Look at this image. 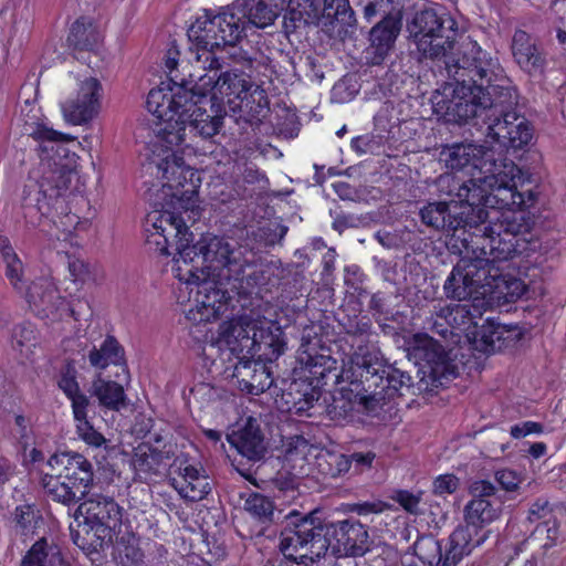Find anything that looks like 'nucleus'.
<instances>
[{"mask_svg": "<svg viewBox=\"0 0 566 566\" xmlns=\"http://www.w3.org/2000/svg\"><path fill=\"white\" fill-rule=\"evenodd\" d=\"M18 122L22 134L39 143L40 158L24 188V218L50 239L78 245L75 238L88 231L91 220L73 213L66 200L78 161L66 144L75 142V137L53 129L35 99L24 101Z\"/></svg>", "mask_w": 566, "mask_h": 566, "instance_id": "1", "label": "nucleus"}, {"mask_svg": "<svg viewBox=\"0 0 566 566\" xmlns=\"http://www.w3.org/2000/svg\"><path fill=\"white\" fill-rule=\"evenodd\" d=\"M180 169L169 167L172 174L164 175L156 165L149 161L144 168L158 179V185L149 189L151 209L146 214L144 230L146 241L154 245L163 255H170V249L176 250L172 261L190 251L192 256L212 260L218 253L227 252V240L217 235H202L193 245L192 233L189 231L182 213H189L188 219L199 216V188L202 184L201 171L196 163H178Z\"/></svg>", "mask_w": 566, "mask_h": 566, "instance_id": "2", "label": "nucleus"}, {"mask_svg": "<svg viewBox=\"0 0 566 566\" xmlns=\"http://www.w3.org/2000/svg\"><path fill=\"white\" fill-rule=\"evenodd\" d=\"M245 249L235 248L227 240V252L218 253L212 260L192 256L187 250L174 260L171 272L179 281L175 297L178 304L188 305L184 313L189 322L209 323L222 316L230 321L241 315L263 318L254 311L234 313L233 298L226 287L230 285L238 294L252 293L253 273L245 274L251 264Z\"/></svg>", "mask_w": 566, "mask_h": 566, "instance_id": "3", "label": "nucleus"}, {"mask_svg": "<svg viewBox=\"0 0 566 566\" xmlns=\"http://www.w3.org/2000/svg\"><path fill=\"white\" fill-rule=\"evenodd\" d=\"M526 208L512 209L489 233L475 253L467 254L454 265L443 290L450 296L463 297L478 293L488 302H513L535 293L523 280L503 272L502 264L518 253V237L531 228Z\"/></svg>", "mask_w": 566, "mask_h": 566, "instance_id": "4", "label": "nucleus"}, {"mask_svg": "<svg viewBox=\"0 0 566 566\" xmlns=\"http://www.w3.org/2000/svg\"><path fill=\"white\" fill-rule=\"evenodd\" d=\"M437 187L439 193L449 200L429 202L420 210L421 220L427 226L447 231V248L460 259L475 253L484 237L494 233L506 212L512 210L499 209L483 189L460 184V179L451 174L441 175Z\"/></svg>", "mask_w": 566, "mask_h": 566, "instance_id": "5", "label": "nucleus"}, {"mask_svg": "<svg viewBox=\"0 0 566 566\" xmlns=\"http://www.w3.org/2000/svg\"><path fill=\"white\" fill-rule=\"evenodd\" d=\"M193 77L190 74V80L181 83L171 77L170 82L150 90L147 96V109L166 126L149 142L146 161L156 165L164 175L172 174L169 167L180 169L178 163H193L192 158L207 154L200 146L199 133L192 127L200 106Z\"/></svg>", "mask_w": 566, "mask_h": 566, "instance_id": "6", "label": "nucleus"}, {"mask_svg": "<svg viewBox=\"0 0 566 566\" xmlns=\"http://www.w3.org/2000/svg\"><path fill=\"white\" fill-rule=\"evenodd\" d=\"M283 333L266 318L241 315L219 325L209 339L223 363L233 364L232 377L241 391L260 395L273 385L264 361H272L284 352Z\"/></svg>", "mask_w": 566, "mask_h": 566, "instance_id": "7", "label": "nucleus"}, {"mask_svg": "<svg viewBox=\"0 0 566 566\" xmlns=\"http://www.w3.org/2000/svg\"><path fill=\"white\" fill-rule=\"evenodd\" d=\"M197 53L198 50L190 42L189 61L205 72L196 76V94L199 95L200 106L197 108L199 117L192 120V127L201 140L206 142L219 134L227 111L258 116L268 108L265 90L253 83L244 72L227 71L219 74L220 59L217 55V63L210 65L205 61L206 56L198 60Z\"/></svg>", "mask_w": 566, "mask_h": 566, "instance_id": "8", "label": "nucleus"}, {"mask_svg": "<svg viewBox=\"0 0 566 566\" xmlns=\"http://www.w3.org/2000/svg\"><path fill=\"white\" fill-rule=\"evenodd\" d=\"M439 161L450 170L469 175L470 179L460 184L483 189L499 209L528 208L536 200L531 189L518 190L528 177L513 161H499L492 148L469 142L448 144L441 147Z\"/></svg>", "mask_w": 566, "mask_h": 566, "instance_id": "9", "label": "nucleus"}, {"mask_svg": "<svg viewBox=\"0 0 566 566\" xmlns=\"http://www.w3.org/2000/svg\"><path fill=\"white\" fill-rule=\"evenodd\" d=\"M285 0H235L218 12L203 9L188 28L189 42L198 50L197 59L206 56L217 63L216 51L234 46L250 25L264 29L271 25L283 9Z\"/></svg>", "mask_w": 566, "mask_h": 566, "instance_id": "10", "label": "nucleus"}, {"mask_svg": "<svg viewBox=\"0 0 566 566\" xmlns=\"http://www.w3.org/2000/svg\"><path fill=\"white\" fill-rule=\"evenodd\" d=\"M297 517L298 514L289 515V525L280 541L283 556L296 564H313L328 549L336 557L363 556L370 549L368 532L359 522L322 524L313 514Z\"/></svg>", "mask_w": 566, "mask_h": 566, "instance_id": "11", "label": "nucleus"}, {"mask_svg": "<svg viewBox=\"0 0 566 566\" xmlns=\"http://www.w3.org/2000/svg\"><path fill=\"white\" fill-rule=\"evenodd\" d=\"M377 353L358 348L346 361L336 377L340 386L338 394L334 395L332 402L326 406L327 417L339 424L355 420L356 413H375L380 408L381 398L378 394L367 395L361 386L364 376L375 375L380 370Z\"/></svg>", "mask_w": 566, "mask_h": 566, "instance_id": "12", "label": "nucleus"}, {"mask_svg": "<svg viewBox=\"0 0 566 566\" xmlns=\"http://www.w3.org/2000/svg\"><path fill=\"white\" fill-rule=\"evenodd\" d=\"M297 361L300 364V377L294 379L289 389L283 391L280 400H276L281 411L312 416L307 413L322 396V388L327 385L329 378L338 376L336 359L324 353H316L315 347L308 342L302 343Z\"/></svg>", "mask_w": 566, "mask_h": 566, "instance_id": "13", "label": "nucleus"}, {"mask_svg": "<svg viewBox=\"0 0 566 566\" xmlns=\"http://www.w3.org/2000/svg\"><path fill=\"white\" fill-rule=\"evenodd\" d=\"M0 255L6 266V277L38 316L54 322L74 315L67 300L59 294L52 277L42 276L27 284L24 264L10 240L2 235L0 237Z\"/></svg>", "mask_w": 566, "mask_h": 566, "instance_id": "14", "label": "nucleus"}, {"mask_svg": "<svg viewBox=\"0 0 566 566\" xmlns=\"http://www.w3.org/2000/svg\"><path fill=\"white\" fill-rule=\"evenodd\" d=\"M42 486L52 500L70 505L82 499L93 481L91 463L78 453L53 454L41 469Z\"/></svg>", "mask_w": 566, "mask_h": 566, "instance_id": "15", "label": "nucleus"}, {"mask_svg": "<svg viewBox=\"0 0 566 566\" xmlns=\"http://www.w3.org/2000/svg\"><path fill=\"white\" fill-rule=\"evenodd\" d=\"M417 50L430 59L449 56L458 40V25L440 4L417 12L408 27Z\"/></svg>", "mask_w": 566, "mask_h": 566, "instance_id": "16", "label": "nucleus"}, {"mask_svg": "<svg viewBox=\"0 0 566 566\" xmlns=\"http://www.w3.org/2000/svg\"><path fill=\"white\" fill-rule=\"evenodd\" d=\"M495 87L475 84V81H455L447 83L441 91L433 93L431 97L433 112L448 122L465 123L480 116L489 107H497L491 98V92Z\"/></svg>", "mask_w": 566, "mask_h": 566, "instance_id": "17", "label": "nucleus"}, {"mask_svg": "<svg viewBox=\"0 0 566 566\" xmlns=\"http://www.w3.org/2000/svg\"><path fill=\"white\" fill-rule=\"evenodd\" d=\"M78 524L87 525L103 542H113L125 525L124 510L109 496L93 495L81 503L75 511Z\"/></svg>", "mask_w": 566, "mask_h": 566, "instance_id": "18", "label": "nucleus"}, {"mask_svg": "<svg viewBox=\"0 0 566 566\" xmlns=\"http://www.w3.org/2000/svg\"><path fill=\"white\" fill-rule=\"evenodd\" d=\"M103 94V85L96 77L78 81L75 93L61 103L64 120L75 126L93 120L101 111Z\"/></svg>", "mask_w": 566, "mask_h": 566, "instance_id": "19", "label": "nucleus"}, {"mask_svg": "<svg viewBox=\"0 0 566 566\" xmlns=\"http://www.w3.org/2000/svg\"><path fill=\"white\" fill-rule=\"evenodd\" d=\"M407 353L417 365L428 367L430 376L440 384L458 375L457 366L450 360L442 346L427 334H415L409 338Z\"/></svg>", "mask_w": 566, "mask_h": 566, "instance_id": "20", "label": "nucleus"}, {"mask_svg": "<svg viewBox=\"0 0 566 566\" xmlns=\"http://www.w3.org/2000/svg\"><path fill=\"white\" fill-rule=\"evenodd\" d=\"M446 295L448 298L458 300L460 303L441 307L437 315L452 328V334L459 337L463 336L469 342L475 333V326L479 325V321L489 306L488 302L478 293L463 297L450 296L447 293Z\"/></svg>", "mask_w": 566, "mask_h": 566, "instance_id": "21", "label": "nucleus"}, {"mask_svg": "<svg viewBox=\"0 0 566 566\" xmlns=\"http://www.w3.org/2000/svg\"><path fill=\"white\" fill-rule=\"evenodd\" d=\"M472 499L464 507L465 524L474 531L483 528L497 521L503 511L502 503L496 499V488L489 481L480 480L470 488Z\"/></svg>", "mask_w": 566, "mask_h": 566, "instance_id": "22", "label": "nucleus"}, {"mask_svg": "<svg viewBox=\"0 0 566 566\" xmlns=\"http://www.w3.org/2000/svg\"><path fill=\"white\" fill-rule=\"evenodd\" d=\"M169 482L180 497L190 502L203 500L212 490L211 480L205 469L186 457L175 459Z\"/></svg>", "mask_w": 566, "mask_h": 566, "instance_id": "23", "label": "nucleus"}, {"mask_svg": "<svg viewBox=\"0 0 566 566\" xmlns=\"http://www.w3.org/2000/svg\"><path fill=\"white\" fill-rule=\"evenodd\" d=\"M308 457L315 459L318 471L327 476L342 475L350 469V460L348 455L327 450H318L303 437H293L286 450L289 461L296 462L298 460L310 463Z\"/></svg>", "mask_w": 566, "mask_h": 566, "instance_id": "24", "label": "nucleus"}, {"mask_svg": "<svg viewBox=\"0 0 566 566\" xmlns=\"http://www.w3.org/2000/svg\"><path fill=\"white\" fill-rule=\"evenodd\" d=\"M474 332L468 343L474 350L484 354L515 347L524 336L521 326L503 325L489 318L482 325L475 326Z\"/></svg>", "mask_w": 566, "mask_h": 566, "instance_id": "25", "label": "nucleus"}, {"mask_svg": "<svg viewBox=\"0 0 566 566\" xmlns=\"http://www.w3.org/2000/svg\"><path fill=\"white\" fill-rule=\"evenodd\" d=\"M488 137L503 147L522 149L533 138V128L528 120L515 112H505L488 127Z\"/></svg>", "mask_w": 566, "mask_h": 566, "instance_id": "26", "label": "nucleus"}, {"mask_svg": "<svg viewBox=\"0 0 566 566\" xmlns=\"http://www.w3.org/2000/svg\"><path fill=\"white\" fill-rule=\"evenodd\" d=\"M228 442L249 460H259L264 452L263 437L258 421L248 418L245 423L227 436Z\"/></svg>", "mask_w": 566, "mask_h": 566, "instance_id": "27", "label": "nucleus"}, {"mask_svg": "<svg viewBox=\"0 0 566 566\" xmlns=\"http://www.w3.org/2000/svg\"><path fill=\"white\" fill-rule=\"evenodd\" d=\"M459 67L469 70L473 76L479 77L482 82L491 83L492 76H497L502 70L499 61L489 56L482 48L473 41L467 44V51L462 59L457 60Z\"/></svg>", "mask_w": 566, "mask_h": 566, "instance_id": "28", "label": "nucleus"}, {"mask_svg": "<svg viewBox=\"0 0 566 566\" xmlns=\"http://www.w3.org/2000/svg\"><path fill=\"white\" fill-rule=\"evenodd\" d=\"M486 538V532L474 531L468 524L455 528L450 535L449 548L444 554L442 566H457L465 555L483 544Z\"/></svg>", "mask_w": 566, "mask_h": 566, "instance_id": "29", "label": "nucleus"}, {"mask_svg": "<svg viewBox=\"0 0 566 566\" xmlns=\"http://www.w3.org/2000/svg\"><path fill=\"white\" fill-rule=\"evenodd\" d=\"M511 48L514 60L525 72L534 73L544 69L545 59L538 52L527 32L516 30L513 34Z\"/></svg>", "mask_w": 566, "mask_h": 566, "instance_id": "30", "label": "nucleus"}, {"mask_svg": "<svg viewBox=\"0 0 566 566\" xmlns=\"http://www.w3.org/2000/svg\"><path fill=\"white\" fill-rule=\"evenodd\" d=\"M321 0H289L284 14V29L287 33L319 21Z\"/></svg>", "mask_w": 566, "mask_h": 566, "instance_id": "31", "label": "nucleus"}, {"mask_svg": "<svg viewBox=\"0 0 566 566\" xmlns=\"http://www.w3.org/2000/svg\"><path fill=\"white\" fill-rule=\"evenodd\" d=\"M90 365L97 369H105L109 365L120 366L127 374V366L125 360V352L118 340L108 335L103 343L96 347L94 346L88 353Z\"/></svg>", "mask_w": 566, "mask_h": 566, "instance_id": "32", "label": "nucleus"}, {"mask_svg": "<svg viewBox=\"0 0 566 566\" xmlns=\"http://www.w3.org/2000/svg\"><path fill=\"white\" fill-rule=\"evenodd\" d=\"M21 566H70L57 545L45 538L36 541L25 553Z\"/></svg>", "mask_w": 566, "mask_h": 566, "instance_id": "33", "label": "nucleus"}, {"mask_svg": "<svg viewBox=\"0 0 566 566\" xmlns=\"http://www.w3.org/2000/svg\"><path fill=\"white\" fill-rule=\"evenodd\" d=\"M400 30V21L392 17L382 19L370 31L371 46L378 60H382L392 48Z\"/></svg>", "mask_w": 566, "mask_h": 566, "instance_id": "34", "label": "nucleus"}, {"mask_svg": "<svg viewBox=\"0 0 566 566\" xmlns=\"http://www.w3.org/2000/svg\"><path fill=\"white\" fill-rule=\"evenodd\" d=\"M115 554L123 566H138L143 563L144 554L139 547L138 537L132 532H123L114 536Z\"/></svg>", "mask_w": 566, "mask_h": 566, "instance_id": "35", "label": "nucleus"}, {"mask_svg": "<svg viewBox=\"0 0 566 566\" xmlns=\"http://www.w3.org/2000/svg\"><path fill=\"white\" fill-rule=\"evenodd\" d=\"M101 40V34L94 23L86 18L77 19L71 27L67 42L81 50H92Z\"/></svg>", "mask_w": 566, "mask_h": 566, "instance_id": "36", "label": "nucleus"}, {"mask_svg": "<svg viewBox=\"0 0 566 566\" xmlns=\"http://www.w3.org/2000/svg\"><path fill=\"white\" fill-rule=\"evenodd\" d=\"M92 387L93 394L102 406L113 410H119L125 406L126 396L119 384L97 377Z\"/></svg>", "mask_w": 566, "mask_h": 566, "instance_id": "37", "label": "nucleus"}, {"mask_svg": "<svg viewBox=\"0 0 566 566\" xmlns=\"http://www.w3.org/2000/svg\"><path fill=\"white\" fill-rule=\"evenodd\" d=\"M88 407L90 405L81 406V403H77V406L72 409L76 433L86 444L99 448L106 443V439L88 420Z\"/></svg>", "mask_w": 566, "mask_h": 566, "instance_id": "38", "label": "nucleus"}, {"mask_svg": "<svg viewBox=\"0 0 566 566\" xmlns=\"http://www.w3.org/2000/svg\"><path fill=\"white\" fill-rule=\"evenodd\" d=\"M354 12L348 0H324L323 10H319V21L316 25L322 28L334 27L335 22L349 24Z\"/></svg>", "mask_w": 566, "mask_h": 566, "instance_id": "39", "label": "nucleus"}, {"mask_svg": "<svg viewBox=\"0 0 566 566\" xmlns=\"http://www.w3.org/2000/svg\"><path fill=\"white\" fill-rule=\"evenodd\" d=\"M57 386L71 401L72 409H74L77 403H81V406L90 405L88 397L80 389L77 370L73 365L67 364L61 369L57 377Z\"/></svg>", "mask_w": 566, "mask_h": 566, "instance_id": "40", "label": "nucleus"}, {"mask_svg": "<svg viewBox=\"0 0 566 566\" xmlns=\"http://www.w3.org/2000/svg\"><path fill=\"white\" fill-rule=\"evenodd\" d=\"M159 463V453L146 444L136 448L132 459V467L139 479H147V475L156 473Z\"/></svg>", "mask_w": 566, "mask_h": 566, "instance_id": "41", "label": "nucleus"}, {"mask_svg": "<svg viewBox=\"0 0 566 566\" xmlns=\"http://www.w3.org/2000/svg\"><path fill=\"white\" fill-rule=\"evenodd\" d=\"M419 562L428 566H442L444 556L441 546L433 537H421L415 544V554Z\"/></svg>", "mask_w": 566, "mask_h": 566, "instance_id": "42", "label": "nucleus"}, {"mask_svg": "<svg viewBox=\"0 0 566 566\" xmlns=\"http://www.w3.org/2000/svg\"><path fill=\"white\" fill-rule=\"evenodd\" d=\"M243 507L253 518L262 523L272 520L274 511L273 502L263 494L254 492L247 494Z\"/></svg>", "mask_w": 566, "mask_h": 566, "instance_id": "43", "label": "nucleus"}, {"mask_svg": "<svg viewBox=\"0 0 566 566\" xmlns=\"http://www.w3.org/2000/svg\"><path fill=\"white\" fill-rule=\"evenodd\" d=\"M38 344V333L33 324L24 323L13 331L11 346L21 356L28 357Z\"/></svg>", "mask_w": 566, "mask_h": 566, "instance_id": "44", "label": "nucleus"}, {"mask_svg": "<svg viewBox=\"0 0 566 566\" xmlns=\"http://www.w3.org/2000/svg\"><path fill=\"white\" fill-rule=\"evenodd\" d=\"M358 348H365L368 352L377 353L378 360L380 363V366H379L380 370H379V373H377L375 375H366L365 374L364 379L368 380L369 377H375V376H379L380 379L386 378L388 387L394 389L395 391H398V390H400L403 387H410V385H411V377L407 373H405V371H402L400 369L391 368V367H386L384 365V363H382V359H381L380 354H379L378 350L369 349V348L363 347V346H359Z\"/></svg>", "mask_w": 566, "mask_h": 566, "instance_id": "45", "label": "nucleus"}, {"mask_svg": "<svg viewBox=\"0 0 566 566\" xmlns=\"http://www.w3.org/2000/svg\"><path fill=\"white\" fill-rule=\"evenodd\" d=\"M494 479L506 492H515L525 480V473L511 468H502L495 471Z\"/></svg>", "mask_w": 566, "mask_h": 566, "instance_id": "46", "label": "nucleus"}, {"mask_svg": "<svg viewBox=\"0 0 566 566\" xmlns=\"http://www.w3.org/2000/svg\"><path fill=\"white\" fill-rule=\"evenodd\" d=\"M459 486V479L454 474H440L433 481V493L439 496L452 494Z\"/></svg>", "mask_w": 566, "mask_h": 566, "instance_id": "47", "label": "nucleus"}, {"mask_svg": "<svg viewBox=\"0 0 566 566\" xmlns=\"http://www.w3.org/2000/svg\"><path fill=\"white\" fill-rule=\"evenodd\" d=\"M544 432V427L542 423L536 421H524L521 423H516L511 427L510 434L514 439L525 438L531 434H542Z\"/></svg>", "mask_w": 566, "mask_h": 566, "instance_id": "48", "label": "nucleus"}, {"mask_svg": "<svg viewBox=\"0 0 566 566\" xmlns=\"http://www.w3.org/2000/svg\"><path fill=\"white\" fill-rule=\"evenodd\" d=\"M535 532L537 534L546 533L545 548L553 547L556 544L558 537V525L555 518L549 517L544 521L543 524L537 525Z\"/></svg>", "mask_w": 566, "mask_h": 566, "instance_id": "49", "label": "nucleus"}, {"mask_svg": "<svg viewBox=\"0 0 566 566\" xmlns=\"http://www.w3.org/2000/svg\"><path fill=\"white\" fill-rule=\"evenodd\" d=\"M350 460V467H354L356 472H364L373 467L376 454L371 451L367 452H354L348 455Z\"/></svg>", "mask_w": 566, "mask_h": 566, "instance_id": "50", "label": "nucleus"}, {"mask_svg": "<svg viewBox=\"0 0 566 566\" xmlns=\"http://www.w3.org/2000/svg\"><path fill=\"white\" fill-rule=\"evenodd\" d=\"M549 517H552V512L548 501L538 499L531 505L527 516L530 522L534 523Z\"/></svg>", "mask_w": 566, "mask_h": 566, "instance_id": "51", "label": "nucleus"}, {"mask_svg": "<svg viewBox=\"0 0 566 566\" xmlns=\"http://www.w3.org/2000/svg\"><path fill=\"white\" fill-rule=\"evenodd\" d=\"M69 272L73 282H83L88 275L87 264L80 258L70 256L69 262Z\"/></svg>", "mask_w": 566, "mask_h": 566, "instance_id": "52", "label": "nucleus"}, {"mask_svg": "<svg viewBox=\"0 0 566 566\" xmlns=\"http://www.w3.org/2000/svg\"><path fill=\"white\" fill-rule=\"evenodd\" d=\"M356 90H349L346 81L337 82L332 88V101L335 103H347L355 97Z\"/></svg>", "mask_w": 566, "mask_h": 566, "instance_id": "53", "label": "nucleus"}, {"mask_svg": "<svg viewBox=\"0 0 566 566\" xmlns=\"http://www.w3.org/2000/svg\"><path fill=\"white\" fill-rule=\"evenodd\" d=\"M15 521L17 524L21 527V530L24 532L29 525L32 524V522H35V513L32 506L30 505H21L15 509Z\"/></svg>", "mask_w": 566, "mask_h": 566, "instance_id": "54", "label": "nucleus"}, {"mask_svg": "<svg viewBox=\"0 0 566 566\" xmlns=\"http://www.w3.org/2000/svg\"><path fill=\"white\" fill-rule=\"evenodd\" d=\"M242 182L248 185H259L268 182L266 176L254 165H247L242 172Z\"/></svg>", "mask_w": 566, "mask_h": 566, "instance_id": "55", "label": "nucleus"}, {"mask_svg": "<svg viewBox=\"0 0 566 566\" xmlns=\"http://www.w3.org/2000/svg\"><path fill=\"white\" fill-rule=\"evenodd\" d=\"M397 502L408 512L415 513L418 510L419 497L408 491H400L396 496Z\"/></svg>", "mask_w": 566, "mask_h": 566, "instance_id": "56", "label": "nucleus"}, {"mask_svg": "<svg viewBox=\"0 0 566 566\" xmlns=\"http://www.w3.org/2000/svg\"><path fill=\"white\" fill-rule=\"evenodd\" d=\"M370 138L367 135L356 136L350 142V147L358 155L366 154L369 150Z\"/></svg>", "mask_w": 566, "mask_h": 566, "instance_id": "57", "label": "nucleus"}, {"mask_svg": "<svg viewBox=\"0 0 566 566\" xmlns=\"http://www.w3.org/2000/svg\"><path fill=\"white\" fill-rule=\"evenodd\" d=\"M179 52L175 49H169L168 52H167V56H166V60H165V67L166 70L169 72V74L171 75L172 72L177 69V65H178V56Z\"/></svg>", "mask_w": 566, "mask_h": 566, "instance_id": "58", "label": "nucleus"}, {"mask_svg": "<svg viewBox=\"0 0 566 566\" xmlns=\"http://www.w3.org/2000/svg\"><path fill=\"white\" fill-rule=\"evenodd\" d=\"M547 452V446L544 442H534L530 446L528 453L533 459H539Z\"/></svg>", "mask_w": 566, "mask_h": 566, "instance_id": "59", "label": "nucleus"}, {"mask_svg": "<svg viewBox=\"0 0 566 566\" xmlns=\"http://www.w3.org/2000/svg\"><path fill=\"white\" fill-rule=\"evenodd\" d=\"M43 460H44L43 453L35 448H32L29 452L25 451V453H24V461H27V462L39 463V462H42Z\"/></svg>", "mask_w": 566, "mask_h": 566, "instance_id": "60", "label": "nucleus"}, {"mask_svg": "<svg viewBox=\"0 0 566 566\" xmlns=\"http://www.w3.org/2000/svg\"><path fill=\"white\" fill-rule=\"evenodd\" d=\"M11 474V464L9 461L0 459V483H4Z\"/></svg>", "mask_w": 566, "mask_h": 566, "instance_id": "61", "label": "nucleus"}, {"mask_svg": "<svg viewBox=\"0 0 566 566\" xmlns=\"http://www.w3.org/2000/svg\"><path fill=\"white\" fill-rule=\"evenodd\" d=\"M336 252L335 250L331 249L326 252V254L323 258L324 266L326 271H329L334 268V261H335Z\"/></svg>", "mask_w": 566, "mask_h": 566, "instance_id": "62", "label": "nucleus"}, {"mask_svg": "<svg viewBox=\"0 0 566 566\" xmlns=\"http://www.w3.org/2000/svg\"><path fill=\"white\" fill-rule=\"evenodd\" d=\"M205 436L213 442H219L221 440V432L218 430H213V429L205 430Z\"/></svg>", "mask_w": 566, "mask_h": 566, "instance_id": "63", "label": "nucleus"}, {"mask_svg": "<svg viewBox=\"0 0 566 566\" xmlns=\"http://www.w3.org/2000/svg\"><path fill=\"white\" fill-rule=\"evenodd\" d=\"M419 559L413 555H406L402 559V566H420Z\"/></svg>", "mask_w": 566, "mask_h": 566, "instance_id": "64", "label": "nucleus"}]
</instances>
